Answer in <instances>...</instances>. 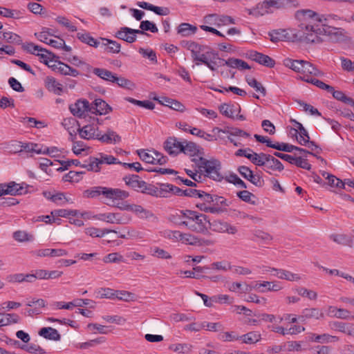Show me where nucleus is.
<instances>
[{
    "instance_id": "1",
    "label": "nucleus",
    "mask_w": 354,
    "mask_h": 354,
    "mask_svg": "<svg viewBox=\"0 0 354 354\" xmlns=\"http://www.w3.org/2000/svg\"><path fill=\"white\" fill-rule=\"evenodd\" d=\"M306 35L303 37L306 40V43H321L325 41L324 36L327 37L328 39L334 43L344 42L346 40V31L340 28L328 26L324 23L321 28H317L314 25H308L306 27Z\"/></svg>"
},
{
    "instance_id": "2",
    "label": "nucleus",
    "mask_w": 354,
    "mask_h": 354,
    "mask_svg": "<svg viewBox=\"0 0 354 354\" xmlns=\"http://www.w3.org/2000/svg\"><path fill=\"white\" fill-rule=\"evenodd\" d=\"M297 19L301 21L299 25L300 29L296 34V37H299V41L306 42V40L303 37V35H306V27L310 25H314L317 28H321L326 19L324 16H319L315 12L311 10H297L295 14Z\"/></svg>"
},
{
    "instance_id": "3",
    "label": "nucleus",
    "mask_w": 354,
    "mask_h": 354,
    "mask_svg": "<svg viewBox=\"0 0 354 354\" xmlns=\"http://www.w3.org/2000/svg\"><path fill=\"white\" fill-rule=\"evenodd\" d=\"M192 161L194 162L198 169L204 171L205 177H209L214 180L220 181L223 179V176L220 173L221 162L215 159L207 160L203 157L193 158Z\"/></svg>"
},
{
    "instance_id": "4",
    "label": "nucleus",
    "mask_w": 354,
    "mask_h": 354,
    "mask_svg": "<svg viewBox=\"0 0 354 354\" xmlns=\"http://www.w3.org/2000/svg\"><path fill=\"white\" fill-rule=\"evenodd\" d=\"M117 163H120V162L114 156L100 153L97 157L90 156L88 164L82 165L80 167L90 171L99 172L103 164L111 165Z\"/></svg>"
},
{
    "instance_id": "5",
    "label": "nucleus",
    "mask_w": 354,
    "mask_h": 354,
    "mask_svg": "<svg viewBox=\"0 0 354 354\" xmlns=\"http://www.w3.org/2000/svg\"><path fill=\"white\" fill-rule=\"evenodd\" d=\"M168 236L176 241H180L182 243L191 245H211L213 241L199 239L197 236L189 234L183 233L178 230L170 231Z\"/></svg>"
},
{
    "instance_id": "6",
    "label": "nucleus",
    "mask_w": 354,
    "mask_h": 354,
    "mask_svg": "<svg viewBox=\"0 0 354 354\" xmlns=\"http://www.w3.org/2000/svg\"><path fill=\"white\" fill-rule=\"evenodd\" d=\"M210 227L211 223L208 216L196 212L189 223L188 230L196 233L206 234L209 232L208 230Z\"/></svg>"
},
{
    "instance_id": "7",
    "label": "nucleus",
    "mask_w": 354,
    "mask_h": 354,
    "mask_svg": "<svg viewBox=\"0 0 354 354\" xmlns=\"http://www.w3.org/2000/svg\"><path fill=\"white\" fill-rule=\"evenodd\" d=\"M204 21L206 24L214 25L217 27L227 26L228 24H234V19L227 15H220L217 14H211L204 17Z\"/></svg>"
},
{
    "instance_id": "8",
    "label": "nucleus",
    "mask_w": 354,
    "mask_h": 354,
    "mask_svg": "<svg viewBox=\"0 0 354 354\" xmlns=\"http://www.w3.org/2000/svg\"><path fill=\"white\" fill-rule=\"evenodd\" d=\"M129 196V192L120 189L111 188L105 187L104 196L106 199L110 201L112 204L106 203L107 205L115 206V201L124 200L128 198Z\"/></svg>"
},
{
    "instance_id": "9",
    "label": "nucleus",
    "mask_w": 354,
    "mask_h": 354,
    "mask_svg": "<svg viewBox=\"0 0 354 354\" xmlns=\"http://www.w3.org/2000/svg\"><path fill=\"white\" fill-rule=\"evenodd\" d=\"M246 55L248 58L266 67L272 68L275 64L274 60L270 57L257 51L249 50L247 52Z\"/></svg>"
},
{
    "instance_id": "10",
    "label": "nucleus",
    "mask_w": 354,
    "mask_h": 354,
    "mask_svg": "<svg viewBox=\"0 0 354 354\" xmlns=\"http://www.w3.org/2000/svg\"><path fill=\"white\" fill-rule=\"evenodd\" d=\"M237 170L244 178L249 180L257 187H260L264 185L263 179L259 175L254 174L253 171L249 167L240 166Z\"/></svg>"
},
{
    "instance_id": "11",
    "label": "nucleus",
    "mask_w": 354,
    "mask_h": 354,
    "mask_svg": "<svg viewBox=\"0 0 354 354\" xmlns=\"http://www.w3.org/2000/svg\"><path fill=\"white\" fill-rule=\"evenodd\" d=\"M268 35L272 42L293 41L294 39L299 40V37H296V34H290L289 31L286 29L273 30L270 31Z\"/></svg>"
},
{
    "instance_id": "12",
    "label": "nucleus",
    "mask_w": 354,
    "mask_h": 354,
    "mask_svg": "<svg viewBox=\"0 0 354 354\" xmlns=\"http://www.w3.org/2000/svg\"><path fill=\"white\" fill-rule=\"evenodd\" d=\"M90 104L86 100H78L75 103L69 106L71 113L77 117L82 118L85 113L89 111Z\"/></svg>"
},
{
    "instance_id": "13",
    "label": "nucleus",
    "mask_w": 354,
    "mask_h": 354,
    "mask_svg": "<svg viewBox=\"0 0 354 354\" xmlns=\"http://www.w3.org/2000/svg\"><path fill=\"white\" fill-rule=\"evenodd\" d=\"M183 143L175 137H169L165 142L164 148L169 154L176 156L182 152Z\"/></svg>"
},
{
    "instance_id": "14",
    "label": "nucleus",
    "mask_w": 354,
    "mask_h": 354,
    "mask_svg": "<svg viewBox=\"0 0 354 354\" xmlns=\"http://www.w3.org/2000/svg\"><path fill=\"white\" fill-rule=\"evenodd\" d=\"M111 110V107L104 100L98 98L90 104L89 112L95 115H105Z\"/></svg>"
},
{
    "instance_id": "15",
    "label": "nucleus",
    "mask_w": 354,
    "mask_h": 354,
    "mask_svg": "<svg viewBox=\"0 0 354 354\" xmlns=\"http://www.w3.org/2000/svg\"><path fill=\"white\" fill-rule=\"evenodd\" d=\"M22 48L27 53L40 57L41 59H47L49 57L48 55V50L36 45L32 42H26L23 44Z\"/></svg>"
},
{
    "instance_id": "16",
    "label": "nucleus",
    "mask_w": 354,
    "mask_h": 354,
    "mask_svg": "<svg viewBox=\"0 0 354 354\" xmlns=\"http://www.w3.org/2000/svg\"><path fill=\"white\" fill-rule=\"evenodd\" d=\"M217 59L219 60V64L221 66L226 65L229 67L238 68L239 70L250 69V66L248 65V64L240 59L229 58L227 60L219 57Z\"/></svg>"
},
{
    "instance_id": "17",
    "label": "nucleus",
    "mask_w": 354,
    "mask_h": 354,
    "mask_svg": "<svg viewBox=\"0 0 354 354\" xmlns=\"http://www.w3.org/2000/svg\"><path fill=\"white\" fill-rule=\"evenodd\" d=\"M44 86L46 89L55 95H60L64 91L63 86L52 76H47L44 79Z\"/></svg>"
},
{
    "instance_id": "18",
    "label": "nucleus",
    "mask_w": 354,
    "mask_h": 354,
    "mask_svg": "<svg viewBox=\"0 0 354 354\" xmlns=\"http://www.w3.org/2000/svg\"><path fill=\"white\" fill-rule=\"evenodd\" d=\"M131 220V216L121 213H106V223L111 224H127Z\"/></svg>"
},
{
    "instance_id": "19",
    "label": "nucleus",
    "mask_w": 354,
    "mask_h": 354,
    "mask_svg": "<svg viewBox=\"0 0 354 354\" xmlns=\"http://www.w3.org/2000/svg\"><path fill=\"white\" fill-rule=\"evenodd\" d=\"M97 127H94L93 125L88 124L85 125L83 127H79L77 129V132L80 136L85 140L90 139H97V135L98 131Z\"/></svg>"
},
{
    "instance_id": "20",
    "label": "nucleus",
    "mask_w": 354,
    "mask_h": 354,
    "mask_svg": "<svg viewBox=\"0 0 354 354\" xmlns=\"http://www.w3.org/2000/svg\"><path fill=\"white\" fill-rule=\"evenodd\" d=\"M324 317V313L321 310L317 308H305L302 310L301 315L299 316L298 319L301 322H304L308 319H319Z\"/></svg>"
},
{
    "instance_id": "21",
    "label": "nucleus",
    "mask_w": 354,
    "mask_h": 354,
    "mask_svg": "<svg viewBox=\"0 0 354 354\" xmlns=\"http://www.w3.org/2000/svg\"><path fill=\"white\" fill-rule=\"evenodd\" d=\"M100 40L102 41L101 46L104 48V50L108 53H118L120 51L121 45L115 40L100 37Z\"/></svg>"
},
{
    "instance_id": "22",
    "label": "nucleus",
    "mask_w": 354,
    "mask_h": 354,
    "mask_svg": "<svg viewBox=\"0 0 354 354\" xmlns=\"http://www.w3.org/2000/svg\"><path fill=\"white\" fill-rule=\"evenodd\" d=\"M97 140L104 143H116L120 142L121 137L116 132L108 129L104 134H102L101 132L97 133Z\"/></svg>"
},
{
    "instance_id": "23",
    "label": "nucleus",
    "mask_w": 354,
    "mask_h": 354,
    "mask_svg": "<svg viewBox=\"0 0 354 354\" xmlns=\"http://www.w3.org/2000/svg\"><path fill=\"white\" fill-rule=\"evenodd\" d=\"M308 337L310 341L320 344L334 342L339 340V338L337 337L333 336L326 333H324L322 335H318L316 333H310Z\"/></svg>"
},
{
    "instance_id": "24",
    "label": "nucleus",
    "mask_w": 354,
    "mask_h": 354,
    "mask_svg": "<svg viewBox=\"0 0 354 354\" xmlns=\"http://www.w3.org/2000/svg\"><path fill=\"white\" fill-rule=\"evenodd\" d=\"M26 305L30 307H32L34 305L35 306L34 308L28 309L26 311L28 315L31 316L33 315H39L41 313L40 309L46 306V301L43 299L33 298L28 301Z\"/></svg>"
},
{
    "instance_id": "25",
    "label": "nucleus",
    "mask_w": 354,
    "mask_h": 354,
    "mask_svg": "<svg viewBox=\"0 0 354 354\" xmlns=\"http://www.w3.org/2000/svg\"><path fill=\"white\" fill-rule=\"evenodd\" d=\"M39 335L46 339L59 341L61 339V335L55 328L52 327H44L39 331Z\"/></svg>"
},
{
    "instance_id": "26",
    "label": "nucleus",
    "mask_w": 354,
    "mask_h": 354,
    "mask_svg": "<svg viewBox=\"0 0 354 354\" xmlns=\"http://www.w3.org/2000/svg\"><path fill=\"white\" fill-rule=\"evenodd\" d=\"M77 37L82 43L90 46L97 48L100 45V41L93 37L89 32L84 30L77 33Z\"/></svg>"
},
{
    "instance_id": "27",
    "label": "nucleus",
    "mask_w": 354,
    "mask_h": 354,
    "mask_svg": "<svg viewBox=\"0 0 354 354\" xmlns=\"http://www.w3.org/2000/svg\"><path fill=\"white\" fill-rule=\"evenodd\" d=\"M198 30L196 26L188 23H182L177 28V33L181 37H189L194 35Z\"/></svg>"
},
{
    "instance_id": "28",
    "label": "nucleus",
    "mask_w": 354,
    "mask_h": 354,
    "mask_svg": "<svg viewBox=\"0 0 354 354\" xmlns=\"http://www.w3.org/2000/svg\"><path fill=\"white\" fill-rule=\"evenodd\" d=\"M182 152L189 156L194 158H198V156L200 152L199 147L192 142H187V140L183 141Z\"/></svg>"
},
{
    "instance_id": "29",
    "label": "nucleus",
    "mask_w": 354,
    "mask_h": 354,
    "mask_svg": "<svg viewBox=\"0 0 354 354\" xmlns=\"http://www.w3.org/2000/svg\"><path fill=\"white\" fill-rule=\"evenodd\" d=\"M261 339V335L258 331H250L241 335L239 340H241L243 343L246 344H254Z\"/></svg>"
},
{
    "instance_id": "30",
    "label": "nucleus",
    "mask_w": 354,
    "mask_h": 354,
    "mask_svg": "<svg viewBox=\"0 0 354 354\" xmlns=\"http://www.w3.org/2000/svg\"><path fill=\"white\" fill-rule=\"evenodd\" d=\"M127 30H130V28L122 27L115 33L114 36L128 43L136 41L137 37L136 35H131V32L127 31Z\"/></svg>"
},
{
    "instance_id": "31",
    "label": "nucleus",
    "mask_w": 354,
    "mask_h": 354,
    "mask_svg": "<svg viewBox=\"0 0 354 354\" xmlns=\"http://www.w3.org/2000/svg\"><path fill=\"white\" fill-rule=\"evenodd\" d=\"M182 46L191 51L192 54L196 53L204 52L209 48L207 46L200 45L198 43L192 41H183Z\"/></svg>"
},
{
    "instance_id": "32",
    "label": "nucleus",
    "mask_w": 354,
    "mask_h": 354,
    "mask_svg": "<svg viewBox=\"0 0 354 354\" xmlns=\"http://www.w3.org/2000/svg\"><path fill=\"white\" fill-rule=\"evenodd\" d=\"M265 167L268 169L281 171L283 169V164L273 156L267 154Z\"/></svg>"
},
{
    "instance_id": "33",
    "label": "nucleus",
    "mask_w": 354,
    "mask_h": 354,
    "mask_svg": "<svg viewBox=\"0 0 354 354\" xmlns=\"http://www.w3.org/2000/svg\"><path fill=\"white\" fill-rule=\"evenodd\" d=\"M330 239L340 245H346L348 247H352L353 245V239L351 236H349L344 234H332L330 235Z\"/></svg>"
},
{
    "instance_id": "34",
    "label": "nucleus",
    "mask_w": 354,
    "mask_h": 354,
    "mask_svg": "<svg viewBox=\"0 0 354 354\" xmlns=\"http://www.w3.org/2000/svg\"><path fill=\"white\" fill-rule=\"evenodd\" d=\"M300 73H302L305 75H310L316 77H322L324 73L317 68L313 64L308 61H305L303 63L302 71Z\"/></svg>"
},
{
    "instance_id": "35",
    "label": "nucleus",
    "mask_w": 354,
    "mask_h": 354,
    "mask_svg": "<svg viewBox=\"0 0 354 354\" xmlns=\"http://www.w3.org/2000/svg\"><path fill=\"white\" fill-rule=\"evenodd\" d=\"M19 321V317L15 313H0V327L17 324Z\"/></svg>"
},
{
    "instance_id": "36",
    "label": "nucleus",
    "mask_w": 354,
    "mask_h": 354,
    "mask_svg": "<svg viewBox=\"0 0 354 354\" xmlns=\"http://www.w3.org/2000/svg\"><path fill=\"white\" fill-rule=\"evenodd\" d=\"M92 72L101 79L111 82H112L115 75L111 71L102 68H93Z\"/></svg>"
},
{
    "instance_id": "37",
    "label": "nucleus",
    "mask_w": 354,
    "mask_h": 354,
    "mask_svg": "<svg viewBox=\"0 0 354 354\" xmlns=\"http://www.w3.org/2000/svg\"><path fill=\"white\" fill-rule=\"evenodd\" d=\"M84 232L92 237H102L106 234H109L111 232L116 233V231L109 229H99L94 227H87L85 229Z\"/></svg>"
},
{
    "instance_id": "38",
    "label": "nucleus",
    "mask_w": 354,
    "mask_h": 354,
    "mask_svg": "<svg viewBox=\"0 0 354 354\" xmlns=\"http://www.w3.org/2000/svg\"><path fill=\"white\" fill-rule=\"evenodd\" d=\"M304 62V60L292 59L290 58H286L283 60V64L285 66L299 73L302 71Z\"/></svg>"
},
{
    "instance_id": "39",
    "label": "nucleus",
    "mask_w": 354,
    "mask_h": 354,
    "mask_svg": "<svg viewBox=\"0 0 354 354\" xmlns=\"http://www.w3.org/2000/svg\"><path fill=\"white\" fill-rule=\"evenodd\" d=\"M266 4V3L265 0H263V1L261 3H259L255 8L252 9L249 11V14L258 17L272 12L273 10H270L268 6Z\"/></svg>"
},
{
    "instance_id": "40",
    "label": "nucleus",
    "mask_w": 354,
    "mask_h": 354,
    "mask_svg": "<svg viewBox=\"0 0 354 354\" xmlns=\"http://www.w3.org/2000/svg\"><path fill=\"white\" fill-rule=\"evenodd\" d=\"M112 82L117 84L121 88H127L128 90H133L136 87V85L133 82L122 77H118L116 74L115 75Z\"/></svg>"
},
{
    "instance_id": "41",
    "label": "nucleus",
    "mask_w": 354,
    "mask_h": 354,
    "mask_svg": "<svg viewBox=\"0 0 354 354\" xmlns=\"http://www.w3.org/2000/svg\"><path fill=\"white\" fill-rule=\"evenodd\" d=\"M105 187H93L84 191V195L87 198H96L100 195L104 196Z\"/></svg>"
},
{
    "instance_id": "42",
    "label": "nucleus",
    "mask_w": 354,
    "mask_h": 354,
    "mask_svg": "<svg viewBox=\"0 0 354 354\" xmlns=\"http://www.w3.org/2000/svg\"><path fill=\"white\" fill-rule=\"evenodd\" d=\"M266 5L268 6L270 10L272 9H281L285 8L290 3V0H265Z\"/></svg>"
},
{
    "instance_id": "43",
    "label": "nucleus",
    "mask_w": 354,
    "mask_h": 354,
    "mask_svg": "<svg viewBox=\"0 0 354 354\" xmlns=\"http://www.w3.org/2000/svg\"><path fill=\"white\" fill-rule=\"evenodd\" d=\"M304 80L308 83H310V84L316 86L317 87L321 88L322 90H325L326 91H333V86H331L328 84H326L324 82H323L322 81L317 80L316 78L309 77H304Z\"/></svg>"
},
{
    "instance_id": "44",
    "label": "nucleus",
    "mask_w": 354,
    "mask_h": 354,
    "mask_svg": "<svg viewBox=\"0 0 354 354\" xmlns=\"http://www.w3.org/2000/svg\"><path fill=\"white\" fill-rule=\"evenodd\" d=\"M267 154L265 153H257L252 152V156H249V160L255 165L262 167L266 165Z\"/></svg>"
},
{
    "instance_id": "45",
    "label": "nucleus",
    "mask_w": 354,
    "mask_h": 354,
    "mask_svg": "<svg viewBox=\"0 0 354 354\" xmlns=\"http://www.w3.org/2000/svg\"><path fill=\"white\" fill-rule=\"evenodd\" d=\"M46 55H48L49 57L47 59H42L43 62L46 64L49 68H50L53 71L58 73V62L57 60H55V58H57L53 53L48 51Z\"/></svg>"
},
{
    "instance_id": "46",
    "label": "nucleus",
    "mask_w": 354,
    "mask_h": 354,
    "mask_svg": "<svg viewBox=\"0 0 354 354\" xmlns=\"http://www.w3.org/2000/svg\"><path fill=\"white\" fill-rule=\"evenodd\" d=\"M2 39L6 40L7 42L12 43L15 44H20L22 42V39L19 35L12 32H5L2 33Z\"/></svg>"
},
{
    "instance_id": "47",
    "label": "nucleus",
    "mask_w": 354,
    "mask_h": 354,
    "mask_svg": "<svg viewBox=\"0 0 354 354\" xmlns=\"http://www.w3.org/2000/svg\"><path fill=\"white\" fill-rule=\"evenodd\" d=\"M280 279H285L289 281H299L301 277L299 274L292 273L290 271L282 269L279 273Z\"/></svg>"
},
{
    "instance_id": "48",
    "label": "nucleus",
    "mask_w": 354,
    "mask_h": 354,
    "mask_svg": "<svg viewBox=\"0 0 354 354\" xmlns=\"http://www.w3.org/2000/svg\"><path fill=\"white\" fill-rule=\"evenodd\" d=\"M247 83L252 88H254L257 92L261 93L263 96L266 95V90L263 85L257 82V80L252 77H246Z\"/></svg>"
},
{
    "instance_id": "49",
    "label": "nucleus",
    "mask_w": 354,
    "mask_h": 354,
    "mask_svg": "<svg viewBox=\"0 0 354 354\" xmlns=\"http://www.w3.org/2000/svg\"><path fill=\"white\" fill-rule=\"evenodd\" d=\"M125 100L129 102L145 108L147 109L152 110L155 107V104L149 100L140 101L129 97H127Z\"/></svg>"
},
{
    "instance_id": "50",
    "label": "nucleus",
    "mask_w": 354,
    "mask_h": 354,
    "mask_svg": "<svg viewBox=\"0 0 354 354\" xmlns=\"http://www.w3.org/2000/svg\"><path fill=\"white\" fill-rule=\"evenodd\" d=\"M140 160L146 163L155 165V158L148 153L145 149H138L136 151Z\"/></svg>"
},
{
    "instance_id": "51",
    "label": "nucleus",
    "mask_w": 354,
    "mask_h": 354,
    "mask_svg": "<svg viewBox=\"0 0 354 354\" xmlns=\"http://www.w3.org/2000/svg\"><path fill=\"white\" fill-rule=\"evenodd\" d=\"M8 185L10 187V195L11 196L21 195L27 192L22 185L15 182H11Z\"/></svg>"
},
{
    "instance_id": "52",
    "label": "nucleus",
    "mask_w": 354,
    "mask_h": 354,
    "mask_svg": "<svg viewBox=\"0 0 354 354\" xmlns=\"http://www.w3.org/2000/svg\"><path fill=\"white\" fill-rule=\"evenodd\" d=\"M328 93H331L333 95V97L339 100L342 101L345 104H348L350 102H353V99L350 97H347L342 91H335L333 88V91H328Z\"/></svg>"
},
{
    "instance_id": "53",
    "label": "nucleus",
    "mask_w": 354,
    "mask_h": 354,
    "mask_svg": "<svg viewBox=\"0 0 354 354\" xmlns=\"http://www.w3.org/2000/svg\"><path fill=\"white\" fill-rule=\"evenodd\" d=\"M83 174L82 171H70L63 176V180L65 182H78Z\"/></svg>"
},
{
    "instance_id": "54",
    "label": "nucleus",
    "mask_w": 354,
    "mask_h": 354,
    "mask_svg": "<svg viewBox=\"0 0 354 354\" xmlns=\"http://www.w3.org/2000/svg\"><path fill=\"white\" fill-rule=\"evenodd\" d=\"M151 255L162 259H170L171 258L168 252L158 247L151 248Z\"/></svg>"
},
{
    "instance_id": "55",
    "label": "nucleus",
    "mask_w": 354,
    "mask_h": 354,
    "mask_svg": "<svg viewBox=\"0 0 354 354\" xmlns=\"http://www.w3.org/2000/svg\"><path fill=\"white\" fill-rule=\"evenodd\" d=\"M55 21L60 25L66 28L71 32H75L77 30V28L75 26L73 25L71 21L65 17L58 16L55 19Z\"/></svg>"
},
{
    "instance_id": "56",
    "label": "nucleus",
    "mask_w": 354,
    "mask_h": 354,
    "mask_svg": "<svg viewBox=\"0 0 354 354\" xmlns=\"http://www.w3.org/2000/svg\"><path fill=\"white\" fill-rule=\"evenodd\" d=\"M297 292L299 295L306 297L310 300H316L317 298V293L316 292L306 288L300 287L297 289Z\"/></svg>"
},
{
    "instance_id": "57",
    "label": "nucleus",
    "mask_w": 354,
    "mask_h": 354,
    "mask_svg": "<svg viewBox=\"0 0 354 354\" xmlns=\"http://www.w3.org/2000/svg\"><path fill=\"white\" fill-rule=\"evenodd\" d=\"M21 349L24 350L30 353L36 354H45V351L37 344H28V345H22Z\"/></svg>"
},
{
    "instance_id": "58",
    "label": "nucleus",
    "mask_w": 354,
    "mask_h": 354,
    "mask_svg": "<svg viewBox=\"0 0 354 354\" xmlns=\"http://www.w3.org/2000/svg\"><path fill=\"white\" fill-rule=\"evenodd\" d=\"M104 263H120L123 261V257L118 252L110 253L103 259Z\"/></svg>"
},
{
    "instance_id": "59",
    "label": "nucleus",
    "mask_w": 354,
    "mask_h": 354,
    "mask_svg": "<svg viewBox=\"0 0 354 354\" xmlns=\"http://www.w3.org/2000/svg\"><path fill=\"white\" fill-rule=\"evenodd\" d=\"M195 211L185 209L182 210V219H183V226H185L188 229L189 223L191 222L192 218L194 216Z\"/></svg>"
},
{
    "instance_id": "60",
    "label": "nucleus",
    "mask_w": 354,
    "mask_h": 354,
    "mask_svg": "<svg viewBox=\"0 0 354 354\" xmlns=\"http://www.w3.org/2000/svg\"><path fill=\"white\" fill-rule=\"evenodd\" d=\"M140 28L144 31H151V32H157L158 29L156 25L148 20L142 21L140 22Z\"/></svg>"
},
{
    "instance_id": "61",
    "label": "nucleus",
    "mask_w": 354,
    "mask_h": 354,
    "mask_svg": "<svg viewBox=\"0 0 354 354\" xmlns=\"http://www.w3.org/2000/svg\"><path fill=\"white\" fill-rule=\"evenodd\" d=\"M292 165H295L297 167L306 169L310 170L311 165L308 163V160L306 158H302L301 157H294V160L291 163Z\"/></svg>"
},
{
    "instance_id": "62",
    "label": "nucleus",
    "mask_w": 354,
    "mask_h": 354,
    "mask_svg": "<svg viewBox=\"0 0 354 354\" xmlns=\"http://www.w3.org/2000/svg\"><path fill=\"white\" fill-rule=\"evenodd\" d=\"M210 266L212 269L217 270L227 271L231 270L230 263L226 261L214 262L211 264Z\"/></svg>"
},
{
    "instance_id": "63",
    "label": "nucleus",
    "mask_w": 354,
    "mask_h": 354,
    "mask_svg": "<svg viewBox=\"0 0 354 354\" xmlns=\"http://www.w3.org/2000/svg\"><path fill=\"white\" fill-rule=\"evenodd\" d=\"M145 189H142L141 192L150 194L151 196H162L161 191L158 189V187H155L153 185L148 184L146 183V187H144Z\"/></svg>"
},
{
    "instance_id": "64",
    "label": "nucleus",
    "mask_w": 354,
    "mask_h": 354,
    "mask_svg": "<svg viewBox=\"0 0 354 354\" xmlns=\"http://www.w3.org/2000/svg\"><path fill=\"white\" fill-rule=\"evenodd\" d=\"M272 149H275L279 151H282L285 152H292L294 151V145L285 143V142H276L274 143L272 146Z\"/></svg>"
}]
</instances>
